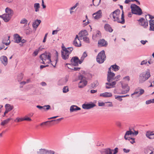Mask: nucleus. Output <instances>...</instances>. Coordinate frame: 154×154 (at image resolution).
<instances>
[{
  "instance_id": "obj_1",
  "label": "nucleus",
  "mask_w": 154,
  "mask_h": 154,
  "mask_svg": "<svg viewBox=\"0 0 154 154\" xmlns=\"http://www.w3.org/2000/svg\"><path fill=\"white\" fill-rule=\"evenodd\" d=\"M110 17L111 18L112 17V20L114 21H116L122 24H124L125 23L123 10L122 11L121 15L120 11L119 9H117L111 13L110 15Z\"/></svg>"
},
{
  "instance_id": "obj_2",
  "label": "nucleus",
  "mask_w": 154,
  "mask_h": 154,
  "mask_svg": "<svg viewBox=\"0 0 154 154\" xmlns=\"http://www.w3.org/2000/svg\"><path fill=\"white\" fill-rule=\"evenodd\" d=\"M151 76L149 69H147L140 73L139 76L138 80L140 83H143L147 81Z\"/></svg>"
},
{
  "instance_id": "obj_3",
  "label": "nucleus",
  "mask_w": 154,
  "mask_h": 154,
  "mask_svg": "<svg viewBox=\"0 0 154 154\" xmlns=\"http://www.w3.org/2000/svg\"><path fill=\"white\" fill-rule=\"evenodd\" d=\"M73 49L72 47L66 48L64 46H62L61 52L62 58L64 60L68 59L70 54Z\"/></svg>"
},
{
  "instance_id": "obj_4",
  "label": "nucleus",
  "mask_w": 154,
  "mask_h": 154,
  "mask_svg": "<svg viewBox=\"0 0 154 154\" xmlns=\"http://www.w3.org/2000/svg\"><path fill=\"white\" fill-rule=\"evenodd\" d=\"M51 54L49 52H45L40 56V58L42 60L41 63L43 64L46 63H49L52 62L51 60Z\"/></svg>"
},
{
  "instance_id": "obj_5",
  "label": "nucleus",
  "mask_w": 154,
  "mask_h": 154,
  "mask_svg": "<svg viewBox=\"0 0 154 154\" xmlns=\"http://www.w3.org/2000/svg\"><path fill=\"white\" fill-rule=\"evenodd\" d=\"M106 59V56L105 51L103 50L98 54L96 60L98 63H102L104 62Z\"/></svg>"
},
{
  "instance_id": "obj_6",
  "label": "nucleus",
  "mask_w": 154,
  "mask_h": 154,
  "mask_svg": "<svg viewBox=\"0 0 154 154\" xmlns=\"http://www.w3.org/2000/svg\"><path fill=\"white\" fill-rule=\"evenodd\" d=\"M132 13L140 15L142 14L141 9L136 5H131V6Z\"/></svg>"
},
{
  "instance_id": "obj_7",
  "label": "nucleus",
  "mask_w": 154,
  "mask_h": 154,
  "mask_svg": "<svg viewBox=\"0 0 154 154\" xmlns=\"http://www.w3.org/2000/svg\"><path fill=\"white\" fill-rule=\"evenodd\" d=\"M79 79L80 80V81L78 84L79 88H83L87 85V82L83 78L82 75H81L79 77Z\"/></svg>"
},
{
  "instance_id": "obj_8",
  "label": "nucleus",
  "mask_w": 154,
  "mask_h": 154,
  "mask_svg": "<svg viewBox=\"0 0 154 154\" xmlns=\"http://www.w3.org/2000/svg\"><path fill=\"white\" fill-rule=\"evenodd\" d=\"M115 74L111 71V68H109L107 73V80L109 82L111 81L114 80L115 79Z\"/></svg>"
},
{
  "instance_id": "obj_9",
  "label": "nucleus",
  "mask_w": 154,
  "mask_h": 154,
  "mask_svg": "<svg viewBox=\"0 0 154 154\" xmlns=\"http://www.w3.org/2000/svg\"><path fill=\"white\" fill-rule=\"evenodd\" d=\"M71 64L74 66H77L79 63L81 64L82 63V61L80 60H79L77 57H73L71 60Z\"/></svg>"
},
{
  "instance_id": "obj_10",
  "label": "nucleus",
  "mask_w": 154,
  "mask_h": 154,
  "mask_svg": "<svg viewBox=\"0 0 154 154\" xmlns=\"http://www.w3.org/2000/svg\"><path fill=\"white\" fill-rule=\"evenodd\" d=\"M120 83H121L122 88L125 89L126 88V90L124 91H121V93H119V94H124L127 93L129 90V87L128 86V84H123L122 82H120Z\"/></svg>"
},
{
  "instance_id": "obj_11",
  "label": "nucleus",
  "mask_w": 154,
  "mask_h": 154,
  "mask_svg": "<svg viewBox=\"0 0 154 154\" xmlns=\"http://www.w3.org/2000/svg\"><path fill=\"white\" fill-rule=\"evenodd\" d=\"M80 39V38L77 35L73 42V45L77 47H80L81 46V44Z\"/></svg>"
},
{
  "instance_id": "obj_12",
  "label": "nucleus",
  "mask_w": 154,
  "mask_h": 154,
  "mask_svg": "<svg viewBox=\"0 0 154 154\" xmlns=\"http://www.w3.org/2000/svg\"><path fill=\"white\" fill-rule=\"evenodd\" d=\"M96 106L93 103H84L82 105V108L84 109H88L93 108Z\"/></svg>"
},
{
  "instance_id": "obj_13",
  "label": "nucleus",
  "mask_w": 154,
  "mask_h": 154,
  "mask_svg": "<svg viewBox=\"0 0 154 154\" xmlns=\"http://www.w3.org/2000/svg\"><path fill=\"white\" fill-rule=\"evenodd\" d=\"M93 18L96 20H98L102 17V12L101 10H100L97 12L93 14Z\"/></svg>"
},
{
  "instance_id": "obj_14",
  "label": "nucleus",
  "mask_w": 154,
  "mask_h": 154,
  "mask_svg": "<svg viewBox=\"0 0 154 154\" xmlns=\"http://www.w3.org/2000/svg\"><path fill=\"white\" fill-rule=\"evenodd\" d=\"M138 21L140 22V25L142 26L143 28H146L148 26V22L143 18H141L138 20Z\"/></svg>"
},
{
  "instance_id": "obj_15",
  "label": "nucleus",
  "mask_w": 154,
  "mask_h": 154,
  "mask_svg": "<svg viewBox=\"0 0 154 154\" xmlns=\"http://www.w3.org/2000/svg\"><path fill=\"white\" fill-rule=\"evenodd\" d=\"M101 37L100 32L98 31H97L94 32L92 36V38L94 40H97Z\"/></svg>"
},
{
  "instance_id": "obj_16",
  "label": "nucleus",
  "mask_w": 154,
  "mask_h": 154,
  "mask_svg": "<svg viewBox=\"0 0 154 154\" xmlns=\"http://www.w3.org/2000/svg\"><path fill=\"white\" fill-rule=\"evenodd\" d=\"M98 46L100 47H106L108 43L104 39H102L98 41Z\"/></svg>"
},
{
  "instance_id": "obj_17",
  "label": "nucleus",
  "mask_w": 154,
  "mask_h": 154,
  "mask_svg": "<svg viewBox=\"0 0 154 154\" xmlns=\"http://www.w3.org/2000/svg\"><path fill=\"white\" fill-rule=\"evenodd\" d=\"M113 151V149L110 148L104 149L100 151V153L101 154H112Z\"/></svg>"
},
{
  "instance_id": "obj_18",
  "label": "nucleus",
  "mask_w": 154,
  "mask_h": 154,
  "mask_svg": "<svg viewBox=\"0 0 154 154\" xmlns=\"http://www.w3.org/2000/svg\"><path fill=\"white\" fill-rule=\"evenodd\" d=\"M0 60L2 63L5 66L7 65L8 61L7 57L5 56H2L0 58Z\"/></svg>"
},
{
  "instance_id": "obj_19",
  "label": "nucleus",
  "mask_w": 154,
  "mask_h": 154,
  "mask_svg": "<svg viewBox=\"0 0 154 154\" xmlns=\"http://www.w3.org/2000/svg\"><path fill=\"white\" fill-rule=\"evenodd\" d=\"M0 17L5 22H7L10 20L11 17L5 14L2 15H0Z\"/></svg>"
},
{
  "instance_id": "obj_20",
  "label": "nucleus",
  "mask_w": 154,
  "mask_h": 154,
  "mask_svg": "<svg viewBox=\"0 0 154 154\" xmlns=\"http://www.w3.org/2000/svg\"><path fill=\"white\" fill-rule=\"evenodd\" d=\"M10 37L9 36H6L4 37L2 40V43L5 44L6 45H9L10 43V42L9 41V38Z\"/></svg>"
},
{
  "instance_id": "obj_21",
  "label": "nucleus",
  "mask_w": 154,
  "mask_h": 154,
  "mask_svg": "<svg viewBox=\"0 0 154 154\" xmlns=\"http://www.w3.org/2000/svg\"><path fill=\"white\" fill-rule=\"evenodd\" d=\"M88 33L87 31L85 30H83L81 31L79 33V38L80 39H82V37H85L88 35Z\"/></svg>"
},
{
  "instance_id": "obj_22",
  "label": "nucleus",
  "mask_w": 154,
  "mask_h": 154,
  "mask_svg": "<svg viewBox=\"0 0 154 154\" xmlns=\"http://www.w3.org/2000/svg\"><path fill=\"white\" fill-rule=\"evenodd\" d=\"M112 96V94L110 92H105L101 93L100 94V96L104 98L110 97Z\"/></svg>"
},
{
  "instance_id": "obj_23",
  "label": "nucleus",
  "mask_w": 154,
  "mask_h": 154,
  "mask_svg": "<svg viewBox=\"0 0 154 154\" xmlns=\"http://www.w3.org/2000/svg\"><path fill=\"white\" fill-rule=\"evenodd\" d=\"M81 108L76 105L71 106L70 108V111L71 112L77 111L78 110H80Z\"/></svg>"
},
{
  "instance_id": "obj_24",
  "label": "nucleus",
  "mask_w": 154,
  "mask_h": 154,
  "mask_svg": "<svg viewBox=\"0 0 154 154\" xmlns=\"http://www.w3.org/2000/svg\"><path fill=\"white\" fill-rule=\"evenodd\" d=\"M5 11L6 14L11 17H12L13 14V11L11 9L8 8H7L5 9Z\"/></svg>"
},
{
  "instance_id": "obj_25",
  "label": "nucleus",
  "mask_w": 154,
  "mask_h": 154,
  "mask_svg": "<svg viewBox=\"0 0 154 154\" xmlns=\"http://www.w3.org/2000/svg\"><path fill=\"white\" fill-rule=\"evenodd\" d=\"M146 136L149 139H153L154 138V131H147L146 133Z\"/></svg>"
},
{
  "instance_id": "obj_26",
  "label": "nucleus",
  "mask_w": 154,
  "mask_h": 154,
  "mask_svg": "<svg viewBox=\"0 0 154 154\" xmlns=\"http://www.w3.org/2000/svg\"><path fill=\"white\" fill-rule=\"evenodd\" d=\"M36 107L40 109H43L45 111L51 109V106L49 105H46L43 106L37 105Z\"/></svg>"
},
{
  "instance_id": "obj_27",
  "label": "nucleus",
  "mask_w": 154,
  "mask_h": 154,
  "mask_svg": "<svg viewBox=\"0 0 154 154\" xmlns=\"http://www.w3.org/2000/svg\"><path fill=\"white\" fill-rule=\"evenodd\" d=\"M14 42L17 43L20 42L21 40V37L17 34H14Z\"/></svg>"
},
{
  "instance_id": "obj_28",
  "label": "nucleus",
  "mask_w": 154,
  "mask_h": 154,
  "mask_svg": "<svg viewBox=\"0 0 154 154\" xmlns=\"http://www.w3.org/2000/svg\"><path fill=\"white\" fill-rule=\"evenodd\" d=\"M41 22V21L39 20H37L35 22H34L32 24L33 27L36 29L38 27L39 25Z\"/></svg>"
},
{
  "instance_id": "obj_29",
  "label": "nucleus",
  "mask_w": 154,
  "mask_h": 154,
  "mask_svg": "<svg viewBox=\"0 0 154 154\" xmlns=\"http://www.w3.org/2000/svg\"><path fill=\"white\" fill-rule=\"evenodd\" d=\"M116 84V82L115 81H114L111 83L106 82V85H109L110 87H106V88L109 89L111 88H114L115 87Z\"/></svg>"
},
{
  "instance_id": "obj_30",
  "label": "nucleus",
  "mask_w": 154,
  "mask_h": 154,
  "mask_svg": "<svg viewBox=\"0 0 154 154\" xmlns=\"http://www.w3.org/2000/svg\"><path fill=\"white\" fill-rule=\"evenodd\" d=\"M105 30L109 32H112L113 31V29H112L110 25L108 24H106L104 26Z\"/></svg>"
},
{
  "instance_id": "obj_31",
  "label": "nucleus",
  "mask_w": 154,
  "mask_h": 154,
  "mask_svg": "<svg viewBox=\"0 0 154 154\" xmlns=\"http://www.w3.org/2000/svg\"><path fill=\"white\" fill-rule=\"evenodd\" d=\"M28 20L25 18L22 19L20 22V24H24L25 26H26L27 24Z\"/></svg>"
},
{
  "instance_id": "obj_32",
  "label": "nucleus",
  "mask_w": 154,
  "mask_h": 154,
  "mask_svg": "<svg viewBox=\"0 0 154 154\" xmlns=\"http://www.w3.org/2000/svg\"><path fill=\"white\" fill-rule=\"evenodd\" d=\"M132 134L134 135V133L133 132H132L131 130L127 131L125 135L124 136V138L125 139H127V138L126 137H127V136H130V135H131Z\"/></svg>"
},
{
  "instance_id": "obj_33",
  "label": "nucleus",
  "mask_w": 154,
  "mask_h": 154,
  "mask_svg": "<svg viewBox=\"0 0 154 154\" xmlns=\"http://www.w3.org/2000/svg\"><path fill=\"white\" fill-rule=\"evenodd\" d=\"M110 68H111V69L112 68V69L115 71H118L120 68L116 64L111 65Z\"/></svg>"
},
{
  "instance_id": "obj_34",
  "label": "nucleus",
  "mask_w": 154,
  "mask_h": 154,
  "mask_svg": "<svg viewBox=\"0 0 154 154\" xmlns=\"http://www.w3.org/2000/svg\"><path fill=\"white\" fill-rule=\"evenodd\" d=\"M34 7L35 12H37L39 11V9L40 7V4L39 3H35L34 5Z\"/></svg>"
},
{
  "instance_id": "obj_35",
  "label": "nucleus",
  "mask_w": 154,
  "mask_h": 154,
  "mask_svg": "<svg viewBox=\"0 0 154 154\" xmlns=\"http://www.w3.org/2000/svg\"><path fill=\"white\" fill-rule=\"evenodd\" d=\"M63 119V118H60V119H56V120H52L50 121H46V122H43L41 124H40V125L41 126H42L43 125H46V124L48 122H52L53 121H61V120H62Z\"/></svg>"
},
{
  "instance_id": "obj_36",
  "label": "nucleus",
  "mask_w": 154,
  "mask_h": 154,
  "mask_svg": "<svg viewBox=\"0 0 154 154\" xmlns=\"http://www.w3.org/2000/svg\"><path fill=\"white\" fill-rule=\"evenodd\" d=\"M11 119V118H9L4 120L1 123V125L2 126H4L5 125L8 124Z\"/></svg>"
},
{
  "instance_id": "obj_37",
  "label": "nucleus",
  "mask_w": 154,
  "mask_h": 154,
  "mask_svg": "<svg viewBox=\"0 0 154 154\" xmlns=\"http://www.w3.org/2000/svg\"><path fill=\"white\" fill-rule=\"evenodd\" d=\"M46 149H41L37 152V154H46Z\"/></svg>"
},
{
  "instance_id": "obj_38",
  "label": "nucleus",
  "mask_w": 154,
  "mask_h": 154,
  "mask_svg": "<svg viewBox=\"0 0 154 154\" xmlns=\"http://www.w3.org/2000/svg\"><path fill=\"white\" fill-rule=\"evenodd\" d=\"M5 109H7L8 110L11 111L13 108V106H11L10 104H7L5 105Z\"/></svg>"
},
{
  "instance_id": "obj_39",
  "label": "nucleus",
  "mask_w": 154,
  "mask_h": 154,
  "mask_svg": "<svg viewBox=\"0 0 154 154\" xmlns=\"http://www.w3.org/2000/svg\"><path fill=\"white\" fill-rule=\"evenodd\" d=\"M99 85V83L97 81L94 82L91 85V87L93 88H94L97 87Z\"/></svg>"
},
{
  "instance_id": "obj_40",
  "label": "nucleus",
  "mask_w": 154,
  "mask_h": 154,
  "mask_svg": "<svg viewBox=\"0 0 154 154\" xmlns=\"http://www.w3.org/2000/svg\"><path fill=\"white\" fill-rule=\"evenodd\" d=\"M146 104L147 105L150 104L151 103H154V98L146 100Z\"/></svg>"
},
{
  "instance_id": "obj_41",
  "label": "nucleus",
  "mask_w": 154,
  "mask_h": 154,
  "mask_svg": "<svg viewBox=\"0 0 154 154\" xmlns=\"http://www.w3.org/2000/svg\"><path fill=\"white\" fill-rule=\"evenodd\" d=\"M87 56V54L86 52H84L81 58V60L82 62L83 60L84 59V58L86 57Z\"/></svg>"
},
{
  "instance_id": "obj_42",
  "label": "nucleus",
  "mask_w": 154,
  "mask_h": 154,
  "mask_svg": "<svg viewBox=\"0 0 154 154\" xmlns=\"http://www.w3.org/2000/svg\"><path fill=\"white\" fill-rule=\"evenodd\" d=\"M55 55H56V62H55V64L54 65L53 64V63H52L51 64V65L54 67H55V65H56V64L57 63V61L58 60V52L57 51H56V53H55Z\"/></svg>"
},
{
  "instance_id": "obj_43",
  "label": "nucleus",
  "mask_w": 154,
  "mask_h": 154,
  "mask_svg": "<svg viewBox=\"0 0 154 154\" xmlns=\"http://www.w3.org/2000/svg\"><path fill=\"white\" fill-rule=\"evenodd\" d=\"M40 48L41 47H39L38 49H37L33 53V55L35 56H36L38 54V51L42 50V49H41Z\"/></svg>"
},
{
  "instance_id": "obj_44",
  "label": "nucleus",
  "mask_w": 154,
  "mask_h": 154,
  "mask_svg": "<svg viewBox=\"0 0 154 154\" xmlns=\"http://www.w3.org/2000/svg\"><path fill=\"white\" fill-rule=\"evenodd\" d=\"M23 74L22 73L20 74L18 76L17 80L18 81H20L23 78Z\"/></svg>"
},
{
  "instance_id": "obj_45",
  "label": "nucleus",
  "mask_w": 154,
  "mask_h": 154,
  "mask_svg": "<svg viewBox=\"0 0 154 154\" xmlns=\"http://www.w3.org/2000/svg\"><path fill=\"white\" fill-rule=\"evenodd\" d=\"M46 154H54L55 153L54 151L53 150L46 149Z\"/></svg>"
},
{
  "instance_id": "obj_46",
  "label": "nucleus",
  "mask_w": 154,
  "mask_h": 154,
  "mask_svg": "<svg viewBox=\"0 0 154 154\" xmlns=\"http://www.w3.org/2000/svg\"><path fill=\"white\" fill-rule=\"evenodd\" d=\"M106 103H108L106 106L107 107H112L113 106L112 103L111 102H105Z\"/></svg>"
},
{
  "instance_id": "obj_47",
  "label": "nucleus",
  "mask_w": 154,
  "mask_h": 154,
  "mask_svg": "<svg viewBox=\"0 0 154 154\" xmlns=\"http://www.w3.org/2000/svg\"><path fill=\"white\" fill-rule=\"evenodd\" d=\"M83 41L87 43H89L90 42L89 38L86 36L83 37Z\"/></svg>"
},
{
  "instance_id": "obj_48",
  "label": "nucleus",
  "mask_w": 154,
  "mask_h": 154,
  "mask_svg": "<svg viewBox=\"0 0 154 154\" xmlns=\"http://www.w3.org/2000/svg\"><path fill=\"white\" fill-rule=\"evenodd\" d=\"M63 90V93H66L69 91L68 88L67 86L64 87Z\"/></svg>"
},
{
  "instance_id": "obj_49",
  "label": "nucleus",
  "mask_w": 154,
  "mask_h": 154,
  "mask_svg": "<svg viewBox=\"0 0 154 154\" xmlns=\"http://www.w3.org/2000/svg\"><path fill=\"white\" fill-rule=\"evenodd\" d=\"M23 118L24 121H32L31 119L27 116H25Z\"/></svg>"
},
{
  "instance_id": "obj_50",
  "label": "nucleus",
  "mask_w": 154,
  "mask_h": 154,
  "mask_svg": "<svg viewBox=\"0 0 154 154\" xmlns=\"http://www.w3.org/2000/svg\"><path fill=\"white\" fill-rule=\"evenodd\" d=\"M139 88H137V89H136L134 93L131 94V96L132 97H133V95L138 94V92H139Z\"/></svg>"
},
{
  "instance_id": "obj_51",
  "label": "nucleus",
  "mask_w": 154,
  "mask_h": 154,
  "mask_svg": "<svg viewBox=\"0 0 154 154\" xmlns=\"http://www.w3.org/2000/svg\"><path fill=\"white\" fill-rule=\"evenodd\" d=\"M105 102L103 103V102H98V105L100 106H105Z\"/></svg>"
},
{
  "instance_id": "obj_52",
  "label": "nucleus",
  "mask_w": 154,
  "mask_h": 154,
  "mask_svg": "<svg viewBox=\"0 0 154 154\" xmlns=\"http://www.w3.org/2000/svg\"><path fill=\"white\" fill-rule=\"evenodd\" d=\"M115 99L118 100L119 101H121L122 100V99L121 98L122 97H121V96H116L115 95Z\"/></svg>"
},
{
  "instance_id": "obj_53",
  "label": "nucleus",
  "mask_w": 154,
  "mask_h": 154,
  "mask_svg": "<svg viewBox=\"0 0 154 154\" xmlns=\"http://www.w3.org/2000/svg\"><path fill=\"white\" fill-rule=\"evenodd\" d=\"M79 5V4L78 2L76 3L72 7L70 8L72 9V10H74L75 8Z\"/></svg>"
},
{
  "instance_id": "obj_54",
  "label": "nucleus",
  "mask_w": 154,
  "mask_h": 154,
  "mask_svg": "<svg viewBox=\"0 0 154 154\" xmlns=\"http://www.w3.org/2000/svg\"><path fill=\"white\" fill-rule=\"evenodd\" d=\"M149 30L150 31H154V24L149 25Z\"/></svg>"
},
{
  "instance_id": "obj_55",
  "label": "nucleus",
  "mask_w": 154,
  "mask_h": 154,
  "mask_svg": "<svg viewBox=\"0 0 154 154\" xmlns=\"http://www.w3.org/2000/svg\"><path fill=\"white\" fill-rule=\"evenodd\" d=\"M139 91H140L139 94L140 95L142 94L144 92V90L143 89H141L140 88H139Z\"/></svg>"
},
{
  "instance_id": "obj_56",
  "label": "nucleus",
  "mask_w": 154,
  "mask_h": 154,
  "mask_svg": "<svg viewBox=\"0 0 154 154\" xmlns=\"http://www.w3.org/2000/svg\"><path fill=\"white\" fill-rule=\"evenodd\" d=\"M130 142L132 143L133 144L134 143H135V139L133 138H130Z\"/></svg>"
},
{
  "instance_id": "obj_57",
  "label": "nucleus",
  "mask_w": 154,
  "mask_h": 154,
  "mask_svg": "<svg viewBox=\"0 0 154 154\" xmlns=\"http://www.w3.org/2000/svg\"><path fill=\"white\" fill-rule=\"evenodd\" d=\"M123 79L125 80V81H129L130 80V77L128 76H127L124 77Z\"/></svg>"
},
{
  "instance_id": "obj_58",
  "label": "nucleus",
  "mask_w": 154,
  "mask_h": 154,
  "mask_svg": "<svg viewBox=\"0 0 154 154\" xmlns=\"http://www.w3.org/2000/svg\"><path fill=\"white\" fill-rule=\"evenodd\" d=\"M147 63V61L146 60H143L141 61L140 63V65H145Z\"/></svg>"
},
{
  "instance_id": "obj_59",
  "label": "nucleus",
  "mask_w": 154,
  "mask_h": 154,
  "mask_svg": "<svg viewBox=\"0 0 154 154\" xmlns=\"http://www.w3.org/2000/svg\"><path fill=\"white\" fill-rule=\"evenodd\" d=\"M68 67L70 69H74L75 71L79 70L80 69V68L77 67H74L73 68H70V67H69L68 66Z\"/></svg>"
},
{
  "instance_id": "obj_60",
  "label": "nucleus",
  "mask_w": 154,
  "mask_h": 154,
  "mask_svg": "<svg viewBox=\"0 0 154 154\" xmlns=\"http://www.w3.org/2000/svg\"><path fill=\"white\" fill-rule=\"evenodd\" d=\"M118 148H116L114 150H113V153L112 154H116L118 152Z\"/></svg>"
},
{
  "instance_id": "obj_61",
  "label": "nucleus",
  "mask_w": 154,
  "mask_h": 154,
  "mask_svg": "<svg viewBox=\"0 0 154 154\" xmlns=\"http://www.w3.org/2000/svg\"><path fill=\"white\" fill-rule=\"evenodd\" d=\"M16 120H17V122H18L24 121V119L23 118H16Z\"/></svg>"
},
{
  "instance_id": "obj_62",
  "label": "nucleus",
  "mask_w": 154,
  "mask_h": 154,
  "mask_svg": "<svg viewBox=\"0 0 154 154\" xmlns=\"http://www.w3.org/2000/svg\"><path fill=\"white\" fill-rule=\"evenodd\" d=\"M154 24V19H150L149 20V25Z\"/></svg>"
},
{
  "instance_id": "obj_63",
  "label": "nucleus",
  "mask_w": 154,
  "mask_h": 154,
  "mask_svg": "<svg viewBox=\"0 0 154 154\" xmlns=\"http://www.w3.org/2000/svg\"><path fill=\"white\" fill-rule=\"evenodd\" d=\"M140 43L143 45H145L147 42H148L147 40H142L140 41Z\"/></svg>"
},
{
  "instance_id": "obj_64",
  "label": "nucleus",
  "mask_w": 154,
  "mask_h": 154,
  "mask_svg": "<svg viewBox=\"0 0 154 154\" xmlns=\"http://www.w3.org/2000/svg\"><path fill=\"white\" fill-rule=\"evenodd\" d=\"M150 151L151 150L149 149H147L145 150L144 153L145 154H148V153H149Z\"/></svg>"
}]
</instances>
